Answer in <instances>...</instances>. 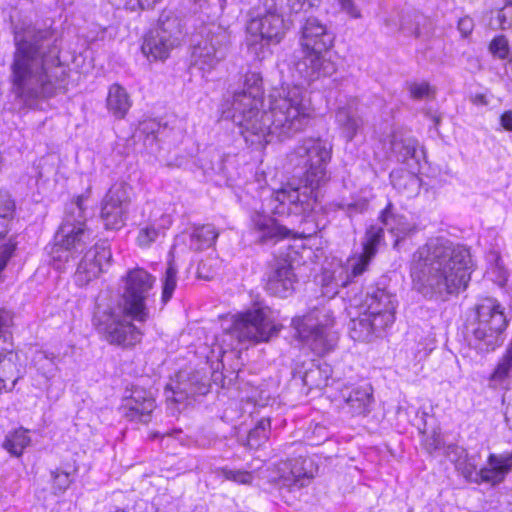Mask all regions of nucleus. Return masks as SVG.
I'll return each instance as SVG.
<instances>
[{"label":"nucleus","mask_w":512,"mask_h":512,"mask_svg":"<svg viewBox=\"0 0 512 512\" xmlns=\"http://www.w3.org/2000/svg\"><path fill=\"white\" fill-rule=\"evenodd\" d=\"M57 36L50 28L27 26L14 32L11 89L25 107L38 105L67 90V67L60 61Z\"/></svg>","instance_id":"f03ea898"},{"label":"nucleus","mask_w":512,"mask_h":512,"mask_svg":"<svg viewBox=\"0 0 512 512\" xmlns=\"http://www.w3.org/2000/svg\"><path fill=\"white\" fill-rule=\"evenodd\" d=\"M93 321L97 330L105 335V339L110 344L128 347L141 340L142 332L132 323L133 320L125 315L124 308L120 306L97 305Z\"/></svg>","instance_id":"9d476101"},{"label":"nucleus","mask_w":512,"mask_h":512,"mask_svg":"<svg viewBox=\"0 0 512 512\" xmlns=\"http://www.w3.org/2000/svg\"><path fill=\"white\" fill-rule=\"evenodd\" d=\"M14 212L15 203L10 194L0 190V273L6 267L16 248V244L11 239L4 241L9 232Z\"/></svg>","instance_id":"6ab92c4d"},{"label":"nucleus","mask_w":512,"mask_h":512,"mask_svg":"<svg viewBox=\"0 0 512 512\" xmlns=\"http://www.w3.org/2000/svg\"><path fill=\"white\" fill-rule=\"evenodd\" d=\"M512 375V342L508 345L504 355L491 375L490 380L496 383H503Z\"/></svg>","instance_id":"72a5a7b5"},{"label":"nucleus","mask_w":512,"mask_h":512,"mask_svg":"<svg viewBox=\"0 0 512 512\" xmlns=\"http://www.w3.org/2000/svg\"><path fill=\"white\" fill-rule=\"evenodd\" d=\"M390 178L394 188L407 197L415 196L420 191V178L413 172H392Z\"/></svg>","instance_id":"cd10ccee"},{"label":"nucleus","mask_w":512,"mask_h":512,"mask_svg":"<svg viewBox=\"0 0 512 512\" xmlns=\"http://www.w3.org/2000/svg\"><path fill=\"white\" fill-rule=\"evenodd\" d=\"M431 119H432V121L434 122V124H435V126H436V127L438 126V124L440 123V120H441L440 116H437V115H433V116L431 117Z\"/></svg>","instance_id":"bf43d9fd"},{"label":"nucleus","mask_w":512,"mask_h":512,"mask_svg":"<svg viewBox=\"0 0 512 512\" xmlns=\"http://www.w3.org/2000/svg\"><path fill=\"white\" fill-rule=\"evenodd\" d=\"M224 475L226 479L240 484H250L253 479V475L247 471L225 470Z\"/></svg>","instance_id":"8fccbe9b"},{"label":"nucleus","mask_w":512,"mask_h":512,"mask_svg":"<svg viewBox=\"0 0 512 512\" xmlns=\"http://www.w3.org/2000/svg\"><path fill=\"white\" fill-rule=\"evenodd\" d=\"M166 397L168 400H172L175 403H181L188 397V392L185 387L181 384H177L175 387L171 385L166 386Z\"/></svg>","instance_id":"49530a36"},{"label":"nucleus","mask_w":512,"mask_h":512,"mask_svg":"<svg viewBox=\"0 0 512 512\" xmlns=\"http://www.w3.org/2000/svg\"><path fill=\"white\" fill-rule=\"evenodd\" d=\"M229 42L230 35L226 29L211 25L204 37L193 47V66L204 73L211 72L225 59Z\"/></svg>","instance_id":"f8f14e48"},{"label":"nucleus","mask_w":512,"mask_h":512,"mask_svg":"<svg viewBox=\"0 0 512 512\" xmlns=\"http://www.w3.org/2000/svg\"><path fill=\"white\" fill-rule=\"evenodd\" d=\"M489 52L493 57L500 60H507L510 56V46L507 38L504 35L494 37L489 44Z\"/></svg>","instance_id":"a19ab883"},{"label":"nucleus","mask_w":512,"mask_h":512,"mask_svg":"<svg viewBox=\"0 0 512 512\" xmlns=\"http://www.w3.org/2000/svg\"><path fill=\"white\" fill-rule=\"evenodd\" d=\"M132 188L124 183L114 184L102 201L101 219L106 229L123 227L131 200Z\"/></svg>","instance_id":"dca6fc26"},{"label":"nucleus","mask_w":512,"mask_h":512,"mask_svg":"<svg viewBox=\"0 0 512 512\" xmlns=\"http://www.w3.org/2000/svg\"><path fill=\"white\" fill-rule=\"evenodd\" d=\"M391 204L389 203L387 205V207L382 211L381 215H380V221L382 222L384 228H386L387 230L393 232L394 231V226H393V222L395 221V217L394 215L391 213Z\"/></svg>","instance_id":"603ef678"},{"label":"nucleus","mask_w":512,"mask_h":512,"mask_svg":"<svg viewBox=\"0 0 512 512\" xmlns=\"http://www.w3.org/2000/svg\"><path fill=\"white\" fill-rule=\"evenodd\" d=\"M373 257L368 254L362 252L359 256L354 257L350 260V273L348 278H356L362 275L368 268Z\"/></svg>","instance_id":"79ce46f5"},{"label":"nucleus","mask_w":512,"mask_h":512,"mask_svg":"<svg viewBox=\"0 0 512 512\" xmlns=\"http://www.w3.org/2000/svg\"><path fill=\"white\" fill-rule=\"evenodd\" d=\"M383 237V227L371 226L368 228L363 242V252L374 258L378 251V245L383 240Z\"/></svg>","instance_id":"4c0bfd02"},{"label":"nucleus","mask_w":512,"mask_h":512,"mask_svg":"<svg viewBox=\"0 0 512 512\" xmlns=\"http://www.w3.org/2000/svg\"><path fill=\"white\" fill-rule=\"evenodd\" d=\"M253 229L259 234L261 241L279 240L288 236L290 230L275 219L261 212H254L251 216Z\"/></svg>","instance_id":"b1692460"},{"label":"nucleus","mask_w":512,"mask_h":512,"mask_svg":"<svg viewBox=\"0 0 512 512\" xmlns=\"http://www.w3.org/2000/svg\"><path fill=\"white\" fill-rule=\"evenodd\" d=\"M182 33L180 20L169 13H162L157 25L144 36L141 50L147 58L164 60L179 45Z\"/></svg>","instance_id":"9b49d317"},{"label":"nucleus","mask_w":512,"mask_h":512,"mask_svg":"<svg viewBox=\"0 0 512 512\" xmlns=\"http://www.w3.org/2000/svg\"><path fill=\"white\" fill-rule=\"evenodd\" d=\"M319 0H261L247 24L249 46L277 45L292 26V16L315 6Z\"/></svg>","instance_id":"0eeeda50"},{"label":"nucleus","mask_w":512,"mask_h":512,"mask_svg":"<svg viewBox=\"0 0 512 512\" xmlns=\"http://www.w3.org/2000/svg\"><path fill=\"white\" fill-rule=\"evenodd\" d=\"M444 455L454 464V466H456L462 459L465 458L466 455H468V453L461 446L456 444H449L444 447Z\"/></svg>","instance_id":"a18cd8bd"},{"label":"nucleus","mask_w":512,"mask_h":512,"mask_svg":"<svg viewBox=\"0 0 512 512\" xmlns=\"http://www.w3.org/2000/svg\"><path fill=\"white\" fill-rule=\"evenodd\" d=\"M335 120L346 141H352L363 125L362 119L345 107L337 110Z\"/></svg>","instance_id":"bb28decb"},{"label":"nucleus","mask_w":512,"mask_h":512,"mask_svg":"<svg viewBox=\"0 0 512 512\" xmlns=\"http://www.w3.org/2000/svg\"><path fill=\"white\" fill-rule=\"evenodd\" d=\"M368 208V202L366 200H358L352 203L343 202H331L322 208L324 213L331 211L344 210L349 218H352L356 214L364 213Z\"/></svg>","instance_id":"e433bc0d"},{"label":"nucleus","mask_w":512,"mask_h":512,"mask_svg":"<svg viewBox=\"0 0 512 512\" xmlns=\"http://www.w3.org/2000/svg\"><path fill=\"white\" fill-rule=\"evenodd\" d=\"M504 307L495 298L481 299L473 308L468 324L470 345L480 352L495 350L504 341L508 319Z\"/></svg>","instance_id":"6e6552de"},{"label":"nucleus","mask_w":512,"mask_h":512,"mask_svg":"<svg viewBox=\"0 0 512 512\" xmlns=\"http://www.w3.org/2000/svg\"><path fill=\"white\" fill-rule=\"evenodd\" d=\"M303 371L296 368L294 377L299 376L304 386L310 389H321L328 385L331 368L327 364H317L314 361L303 362Z\"/></svg>","instance_id":"5701e85b"},{"label":"nucleus","mask_w":512,"mask_h":512,"mask_svg":"<svg viewBox=\"0 0 512 512\" xmlns=\"http://www.w3.org/2000/svg\"><path fill=\"white\" fill-rule=\"evenodd\" d=\"M335 34L321 20L310 16L300 27V50L295 53V71L304 81L310 83L323 77H331L336 64L326 58L334 46Z\"/></svg>","instance_id":"423d86ee"},{"label":"nucleus","mask_w":512,"mask_h":512,"mask_svg":"<svg viewBox=\"0 0 512 512\" xmlns=\"http://www.w3.org/2000/svg\"><path fill=\"white\" fill-rule=\"evenodd\" d=\"M270 429V420L261 419L257 425L249 431L247 444L250 448L259 447L267 438Z\"/></svg>","instance_id":"ea45409f"},{"label":"nucleus","mask_w":512,"mask_h":512,"mask_svg":"<svg viewBox=\"0 0 512 512\" xmlns=\"http://www.w3.org/2000/svg\"><path fill=\"white\" fill-rule=\"evenodd\" d=\"M501 126L507 130L512 131V111H505L500 117Z\"/></svg>","instance_id":"6e6d98bb"},{"label":"nucleus","mask_w":512,"mask_h":512,"mask_svg":"<svg viewBox=\"0 0 512 512\" xmlns=\"http://www.w3.org/2000/svg\"><path fill=\"white\" fill-rule=\"evenodd\" d=\"M458 29L464 37L470 35L474 29L473 19L469 16L460 18L458 21Z\"/></svg>","instance_id":"864d4df0"},{"label":"nucleus","mask_w":512,"mask_h":512,"mask_svg":"<svg viewBox=\"0 0 512 512\" xmlns=\"http://www.w3.org/2000/svg\"><path fill=\"white\" fill-rule=\"evenodd\" d=\"M230 333L239 343H259L268 341L277 333V328L270 320L268 310L257 308L237 316Z\"/></svg>","instance_id":"ddd939ff"},{"label":"nucleus","mask_w":512,"mask_h":512,"mask_svg":"<svg viewBox=\"0 0 512 512\" xmlns=\"http://www.w3.org/2000/svg\"><path fill=\"white\" fill-rule=\"evenodd\" d=\"M377 319V317L357 307V315L352 317L348 324L350 337L355 341L370 342L375 337L380 336L389 326L384 322L379 324Z\"/></svg>","instance_id":"4be33fe9"},{"label":"nucleus","mask_w":512,"mask_h":512,"mask_svg":"<svg viewBox=\"0 0 512 512\" xmlns=\"http://www.w3.org/2000/svg\"><path fill=\"white\" fill-rule=\"evenodd\" d=\"M111 4L118 8L123 7L127 10L136 11L138 9H149L154 7L160 0H109Z\"/></svg>","instance_id":"37998d69"},{"label":"nucleus","mask_w":512,"mask_h":512,"mask_svg":"<svg viewBox=\"0 0 512 512\" xmlns=\"http://www.w3.org/2000/svg\"><path fill=\"white\" fill-rule=\"evenodd\" d=\"M342 11L347 13L352 18H360L361 13L358 7L355 5L354 0H339Z\"/></svg>","instance_id":"3c124183"},{"label":"nucleus","mask_w":512,"mask_h":512,"mask_svg":"<svg viewBox=\"0 0 512 512\" xmlns=\"http://www.w3.org/2000/svg\"><path fill=\"white\" fill-rule=\"evenodd\" d=\"M34 365L38 372L46 379L54 377L58 369L54 355L48 354L44 351L36 353L34 356Z\"/></svg>","instance_id":"c9c22d12"},{"label":"nucleus","mask_w":512,"mask_h":512,"mask_svg":"<svg viewBox=\"0 0 512 512\" xmlns=\"http://www.w3.org/2000/svg\"><path fill=\"white\" fill-rule=\"evenodd\" d=\"M296 276L291 263L286 259L276 260L267 276L266 290L275 296L286 298L291 295Z\"/></svg>","instance_id":"aec40b11"},{"label":"nucleus","mask_w":512,"mask_h":512,"mask_svg":"<svg viewBox=\"0 0 512 512\" xmlns=\"http://www.w3.org/2000/svg\"><path fill=\"white\" fill-rule=\"evenodd\" d=\"M221 2V7L224 6V3L227 1V0H219Z\"/></svg>","instance_id":"052dcab7"},{"label":"nucleus","mask_w":512,"mask_h":512,"mask_svg":"<svg viewBox=\"0 0 512 512\" xmlns=\"http://www.w3.org/2000/svg\"><path fill=\"white\" fill-rule=\"evenodd\" d=\"M507 4L512 5V0H506Z\"/></svg>","instance_id":"680f3d73"},{"label":"nucleus","mask_w":512,"mask_h":512,"mask_svg":"<svg viewBox=\"0 0 512 512\" xmlns=\"http://www.w3.org/2000/svg\"><path fill=\"white\" fill-rule=\"evenodd\" d=\"M317 313H322L327 319L324 322L319 321L317 324H311L310 321L312 319L319 320L318 314L315 315V312H313L306 316L305 319H293V324L299 337L306 342L311 350L317 355H323L334 348L337 336L329 328L333 324V319L329 314L330 311L323 308L318 310Z\"/></svg>","instance_id":"4468645a"},{"label":"nucleus","mask_w":512,"mask_h":512,"mask_svg":"<svg viewBox=\"0 0 512 512\" xmlns=\"http://www.w3.org/2000/svg\"><path fill=\"white\" fill-rule=\"evenodd\" d=\"M332 156V145L320 138H305L288 154L293 168H299L303 186H282L267 200L270 211L285 217L288 224L298 226L302 235L312 236L326 226L316 219L317 189L329 180L327 164Z\"/></svg>","instance_id":"7ed1b4c3"},{"label":"nucleus","mask_w":512,"mask_h":512,"mask_svg":"<svg viewBox=\"0 0 512 512\" xmlns=\"http://www.w3.org/2000/svg\"><path fill=\"white\" fill-rule=\"evenodd\" d=\"M178 269L173 260L168 262L165 274L162 278V302L168 303L172 298L174 290L177 286Z\"/></svg>","instance_id":"f704fd0d"},{"label":"nucleus","mask_w":512,"mask_h":512,"mask_svg":"<svg viewBox=\"0 0 512 512\" xmlns=\"http://www.w3.org/2000/svg\"><path fill=\"white\" fill-rule=\"evenodd\" d=\"M140 131L145 134L144 144L153 149V145H156L159 137L164 134L165 127L155 120H148L141 123Z\"/></svg>","instance_id":"58836bf2"},{"label":"nucleus","mask_w":512,"mask_h":512,"mask_svg":"<svg viewBox=\"0 0 512 512\" xmlns=\"http://www.w3.org/2000/svg\"><path fill=\"white\" fill-rule=\"evenodd\" d=\"M219 232L211 224L195 227L190 236V248L201 251L211 247L218 238Z\"/></svg>","instance_id":"c756f323"},{"label":"nucleus","mask_w":512,"mask_h":512,"mask_svg":"<svg viewBox=\"0 0 512 512\" xmlns=\"http://www.w3.org/2000/svg\"><path fill=\"white\" fill-rule=\"evenodd\" d=\"M106 105L113 116L122 119L128 112L131 102L126 90L118 84H113L109 88Z\"/></svg>","instance_id":"a878e982"},{"label":"nucleus","mask_w":512,"mask_h":512,"mask_svg":"<svg viewBox=\"0 0 512 512\" xmlns=\"http://www.w3.org/2000/svg\"><path fill=\"white\" fill-rule=\"evenodd\" d=\"M306 463L307 460L302 458L291 463L290 477L285 479L291 491L300 490L309 484L312 474L304 468Z\"/></svg>","instance_id":"7c9ffc66"},{"label":"nucleus","mask_w":512,"mask_h":512,"mask_svg":"<svg viewBox=\"0 0 512 512\" xmlns=\"http://www.w3.org/2000/svg\"><path fill=\"white\" fill-rule=\"evenodd\" d=\"M15 355L9 352L0 359V394L11 391L19 379V369L14 362Z\"/></svg>","instance_id":"c85d7f7f"},{"label":"nucleus","mask_w":512,"mask_h":512,"mask_svg":"<svg viewBox=\"0 0 512 512\" xmlns=\"http://www.w3.org/2000/svg\"><path fill=\"white\" fill-rule=\"evenodd\" d=\"M12 322V315L9 311L4 308H0V340L2 339V333Z\"/></svg>","instance_id":"5fc2aeb1"},{"label":"nucleus","mask_w":512,"mask_h":512,"mask_svg":"<svg viewBox=\"0 0 512 512\" xmlns=\"http://www.w3.org/2000/svg\"><path fill=\"white\" fill-rule=\"evenodd\" d=\"M423 446L429 454L440 450L443 447L441 435L435 431L431 434H427L423 440Z\"/></svg>","instance_id":"de8ad7c7"},{"label":"nucleus","mask_w":512,"mask_h":512,"mask_svg":"<svg viewBox=\"0 0 512 512\" xmlns=\"http://www.w3.org/2000/svg\"><path fill=\"white\" fill-rule=\"evenodd\" d=\"M94 232L85 222L83 198L78 197L66 210L62 224L55 234V245L51 257L57 269H64L62 263H69L81 257L74 281L85 286L99 277L111 265L112 253L106 242L91 245Z\"/></svg>","instance_id":"39448f33"},{"label":"nucleus","mask_w":512,"mask_h":512,"mask_svg":"<svg viewBox=\"0 0 512 512\" xmlns=\"http://www.w3.org/2000/svg\"><path fill=\"white\" fill-rule=\"evenodd\" d=\"M165 236V227L156 221L143 224L138 232L136 242L141 248H148L159 238Z\"/></svg>","instance_id":"2f4dec72"},{"label":"nucleus","mask_w":512,"mask_h":512,"mask_svg":"<svg viewBox=\"0 0 512 512\" xmlns=\"http://www.w3.org/2000/svg\"><path fill=\"white\" fill-rule=\"evenodd\" d=\"M52 487L55 494L63 493L71 484L72 479L68 472L56 469L52 471Z\"/></svg>","instance_id":"c03bdc74"},{"label":"nucleus","mask_w":512,"mask_h":512,"mask_svg":"<svg viewBox=\"0 0 512 512\" xmlns=\"http://www.w3.org/2000/svg\"><path fill=\"white\" fill-rule=\"evenodd\" d=\"M156 408L153 394L141 387H133L121 406L122 415L129 421L147 424Z\"/></svg>","instance_id":"a211bd4d"},{"label":"nucleus","mask_w":512,"mask_h":512,"mask_svg":"<svg viewBox=\"0 0 512 512\" xmlns=\"http://www.w3.org/2000/svg\"><path fill=\"white\" fill-rule=\"evenodd\" d=\"M156 278L142 268H134L123 277L121 294L125 315L136 322L144 323L150 318L149 301L154 296Z\"/></svg>","instance_id":"1a4fd4ad"},{"label":"nucleus","mask_w":512,"mask_h":512,"mask_svg":"<svg viewBox=\"0 0 512 512\" xmlns=\"http://www.w3.org/2000/svg\"><path fill=\"white\" fill-rule=\"evenodd\" d=\"M30 438L28 431L18 429L8 434L2 444L3 448L8 451L12 456H20L23 450L29 446Z\"/></svg>","instance_id":"473e14b6"},{"label":"nucleus","mask_w":512,"mask_h":512,"mask_svg":"<svg viewBox=\"0 0 512 512\" xmlns=\"http://www.w3.org/2000/svg\"><path fill=\"white\" fill-rule=\"evenodd\" d=\"M340 394L344 401L343 410L351 416H366L371 412L374 398L373 389L369 384L345 386Z\"/></svg>","instance_id":"412c9836"},{"label":"nucleus","mask_w":512,"mask_h":512,"mask_svg":"<svg viewBox=\"0 0 512 512\" xmlns=\"http://www.w3.org/2000/svg\"><path fill=\"white\" fill-rule=\"evenodd\" d=\"M409 91L414 99H423L434 93V90L427 82L412 83L409 87Z\"/></svg>","instance_id":"09e8293b"},{"label":"nucleus","mask_w":512,"mask_h":512,"mask_svg":"<svg viewBox=\"0 0 512 512\" xmlns=\"http://www.w3.org/2000/svg\"><path fill=\"white\" fill-rule=\"evenodd\" d=\"M391 150L397 160L412 166L418 164L424 152L419 147L418 141L410 136L394 135L391 141Z\"/></svg>","instance_id":"393cba45"},{"label":"nucleus","mask_w":512,"mask_h":512,"mask_svg":"<svg viewBox=\"0 0 512 512\" xmlns=\"http://www.w3.org/2000/svg\"><path fill=\"white\" fill-rule=\"evenodd\" d=\"M398 301L396 295L385 286L377 284L367 288L364 299L358 305L363 311L377 317L379 324L384 322L391 326L395 321Z\"/></svg>","instance_id":"f3484780"},{"label":"nucleus","mask_w":512,"mask_h":512,"mask_svg":"<svg viewBox=\"0 0 512 512\" xmlns=\"http://www.w3.org/2000/svg\"><path fill=\"white\" fill-rule=\"evenodd\" d=\"M473 267L466 245L445 237L430 238L412 255V289L425 299L445 301L467 288Z\"/></svg>","instance_id":"20e7f679"},{"label":"nucleus","mask_w":512,"mask_h":512,"mask_svg":"<svg viewBox=\"0 0 512 512\" xmlns=\"http://www.w3.org/2000/svg\"><path fill=\"white\" fill-rule=\"evenodd\" d=\"M263 95L261 75L249 72L243 89L233 91L222 104L223 117L232 120L247 144L263 148L273 140L284 141L306 129L312 108L303 88L295 85L272 90L268 110L262 109Z\"/></svg>","instance_id":"f257e3e1"},{"label":"nucleus","mask_w":512,"mask_h":512,"mask_svg":"<svg viewBox=\"0 0 512 512\" xmlns=\"http://www.w3.org/2000/svg\"><path fill=\"white\" fill-rule=\"evenodd\" d=\"M384 24H385V26H386V27H388V28H391V29H398V26H397L396 22H395V21H393V20H391V19H389V18H386V19L384 20Z\"/></svg>","instance_id":"4d7b16f0"},{"label":"nucleus","mask_w":512,"mask_h":512,"mask_svg":"<svg viewBox=\"0 0 512 512\" xmlns=\"http://www.w3.org/2000/svg\"><path fill=\"white\" fill-rule=\"evenodd\" d=\"M487 463V467L481 468L477 472L476 465L466 455L455 466V469L470 482H486L497 485L503 482L505 477L512 471V452L491 453L488 456Z\"/></svg>","instance_id":"2eb2a0df"},{"label":"nucleus","mask_w":512,"mask_h":512,"mask_svg":"<svg viewBox=\"0 0 512 512\" xmlns=\"http://www.w3.org/2000/svg\"><path fill=\"white\" fill-rule=\"evenodd\" d=\"M474 102L477 103V104H483V105L487 104L486 97L484 95H482V94L476 95L475 99H474Z\"/></svg>","instance_id":"13d9d810"}]
</instances>
